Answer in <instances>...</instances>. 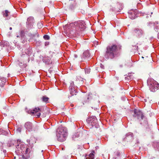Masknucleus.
<instances>
[{"mask_svg": "<svg viewBox=\"0 0 159 159\" xmlns=\"http://www.w3.org/2000/svg\"><path fill=\"white\" fill-rule=\"evenodd\" d=\"M57 137L58 141L63 142L66 139L67 136V129L64 127L60 126L57 130Z\"/></svg>", "mask_w": 159, "mask_h": 159, "instance_id": "f257e3e1", "label": "nucleus"}, {"mask_svg": "<svg viewBox=\"0 0 159 159\" xmlns=\"http://www.w3.org/2000/svg\"><path fill=\"white\" fill-rule=\"evenodd\" d=\"M117 49V46L116 45L107 47V48L106 52L105 54L106 57L111 59L113 58L116 54Z\"/></svg>", "mask_w": 159, "mask_h": 159, "instance_id": "f03ea898", "label": "nucleus"}, {"mask_svg": "<svg viewBox=\"0 0 159 159\" xmlns=\"http://www.w3.org/2000/svg\"><path fill=\"white\" fill-rule=\"evenodd\" d=\"M74 25L75 26V29L77 30L82 31L84 30L85 28L84 22L83 21H79L75 22L74 23H71L69 25L67 24L66 26L68 27L72 26Z\"/></svg>", "mask_w": 159, "mask_h": 159, "instance_id": "7ed1b4c3", "label": "nucleus"}, {"mask_svg": "<svg viewBox=\"0 0 159 159\" xmlns=\"http://www.w3.org/2000/svg\"><path fill=\"white\" fill-rule=\"evenodd\" d=\"M147 84L151 91L155 92L159 88L158 83L153 79H148L147 80Z\"/></svg>", "mask_w": 159, "mask_h": 159, "instance_id": "20e7f679", "label": "nucleus"}, {"mask_svg": "<svg viewBox=\"0 0 159 159\" xmlns=\"http://www.w3.org/2000/svg\"><path fill=\"white\" fill-rule=\"evenodd\" d=\"M129 16V18L131 19H135L137 17L139 16L140 13L138 12V11L137 9L131 10L129 11L128 12Z\"/></svg>", "mask_w": 159, "mask_h": 159, "instance_id": "39448f33", "label": "nucleus"}, {"mask_svg": "<svg viewBox=\"0 0 159 159\" xmlns=\"http://www.w3.org/2000/svg\"><path fill=\"white\" fill-rule=\"evenodd\" d=\"M88 124L92 126H95L97 124V120L95 116H91L87 120Z\"/></svg>", "mask_w": 159, "mask_h": 159, "instance_id": "423d86ee", "label": "nucleus"}, {"mask_svg": "<svg viewBox=\"0 0 159 159\" xmlns=\"http://www.w3.org/2000/svg\"><path fill=\"white\" fill-rule=\"evenodd\" d=\"M133 33L136 37H140L143 35V31L141 29L136 27L134 29Z\"/></svg>", "mask_w": 159, "mask_h": 159, "instance_id": "0eeeda50", "label": "nucleus"}, {"mask_svg": "<svg viewBox=\"0 0 159 159\" xmlns=\"http://www.w3.org/2000/svg\"><path fill=\"white\" fill-rule=\"evenodd\" d=\"M134 116L136 118L139 120H142L143 117V113L140 111L135 110L134 111Z\"/></svg>", "mask_w": 159, "mask_h": 159, "instance_id": "6e6552de", "label": "nucleus"}, {"mask_svg": "<svg viewBox=\"0 0 159 159\" xmlns=\"http://www.w3.org/2000/svg\"><path fill=\"white\" fill-rule=\"evenodd\" d=\"M41 111L39 108V107H35L33 110H30V113L34 114V115L39 117L40 116Z\"/></svg>", "mask_w": 159, "mask_h": 159, "instance_id": "1a4fd4ad", "label": "nucleus"}, {"mask_svg": "<svg viewBox=\"0 0 159 159\" xmlns=\"http://www.w3.org/2000/svg\"><path fill=\"white\" fill-rule=\"evenodd\" d=\"M17 143H19V144L16 146V148L17 151H19L20 150H21V152H23L25 151V145L24 144H21L20 147L19 148V144H20L21 141L19 139H18L17 140Z\"/></svg>", "mask_w": 159, "mask_h": 159, "instance_id": "9d476101", "label": "nucleus"}, {"mask_svg": "<svg viewBox=\"0 0 159 159\" xmlns=\"http://www.w3.org/2000/svg\"><path fill=\"white\" fill-rule=\"evenodd\" d=\"M25 126L27 129L29 131L31 130L32 126V124L31 122H26L25 124Z\"/></svg>", "mask_w": 159, "mask_h": 159, "instance_id": "9b49d317", "label": "nucleus"}, {"mask_svg": "<svg viewBox=\"0 0 159 159\" xmlns=\"http://www.w3.org/2000/svg\"><path fill=\"white\" fill-rule=\"evenodd\" d=\"M70 90V94L72 95H76V93H77V91L75 89V87L72 88V86H70L69 88Z\"/></svg>", "mask_w": 159, "mask_h": 159, "instance_id": "f8f14e48", "label": "nucleus"}, {"mask_svg": "<svg viewBox=\"0 0 159 159\" xmlns=\"http://www.w3.org/2000/svg\"><path fill=\"white\" fill-rule=\"evenodd\" d=\"M2 13L4 17L6 18L7 20L10 19L9 15L10 14V12L8 10H6L4 11H3Z\"/></svg>", "mask_w": 159, "mask_h": 159, "instance_id": "ddd939ff", "label": "nucleus"}, {"mask_svg": "<svg viewBox=\"0 0 159 159\" xmlns=\"http://www.w3.org/2000/svg\"><path fill=\"white\" fill-rule=\"evenodd\" d=\"M34 19L33 17L30 16L27 19V21L26 24L27 25H31L34 23Z\"/></svg>", "mask_w": 159, "mask_h": 159, "instance_id": "4468645a", "label": "nucleus"}, {"mask_svg": "<svg viewBox=\"0 0 159 159\" xmlns=\"http://www.w3.org/2000/svg\"><path fill=\"white\" fill-rule=\"evenodd\" d=\"M89 53L88 51L84 52L83 54L82 58L85 59L89 57Z\"/></svg>", "mask_w": 159, "mask_h": 159, "instance_id": "2eb2a0df", "label": "nucleus"}, {"mask_svg": "<svg viewBox=\"0 0 159 159\" xmlns=\"http://www.w3.org/2000/svg\"><path fill=\"white\" fill-rule=\"evenodd\" d=\"M133 133H129L126 134L125 138L127 139H130L131 140L133 139Z\"/></svg>", "mask_w": 159, "mask_h": 159, "instance_id": "dca6fc26", "label": "nucleus"}, {"mask_svg": "<svg viewBox=\"0 0 159 159\" xmlns=\"http://www.w3.org/2000/svg\"><path fill=\"white\" fill-rule=\"evenodd\" d=\"M94 152L93 151L89 155V157H87L86 158H87V159L89 158V159H94Z\"/></svg>", "mask_w": 159, "mask_h": 159, "instance_id": "f3484780", "label": "nucleus"}, {"mask_svg": "<svg viewBox=\"0 0 159 159\" xmlns=\"http://www.w3.org/2000/svg\"><path fill=\"white\" fill-rule=\"evenodd\" d=\"M49 98L45 96H43L42 98L43 102L48 103V102Z\"/></svg>", "mask_w": 159, "mask_h": 159, "instance_id": "a211bd4d", "label": "nucleus"}, {"mask_svg": "<svg viewBox=\"0 0 159 159\" xmlns=\"http://www.w3.org/2000/svg\"><path fill=\"white\" fill-rule=\"evenodd\" d=\"M7 134V132H5L2 129H0V134L6 135Z\"/></svg>", "mask_w": 159, "mask_h": 159, "instance_id": "6ab92c4d", "label": "nucleus"}, {"mask_svg": "<svg viewBox=\"0 0 159 159\" xmlns=\"http://www.w3.org/2000/svg\"><path fill=\"white\" fill-rule=\"evenodd\" d=\"M43 38L44 39L46 40H49L50 39L49 36L47 35H44L43 36Z\"/></svg>", "mask_w": 159, "mask_h": 159, "instance_id": "aec40b11", "label": "nucleus"}, {"mask_svg": "<svg viewBox=\"0 0 159 159\" xmlns=\"http://www.w3.org/2000/svg\"><path fill=\"white\" fill-rule=\"evenodd\" d=\"M90 69L88 68H86L85 69V72L86 73L89 74L90 72Z\"/></svg>", "mask_w": 159, "mask_h": 159, "instance_id": "412c9836", "label": "nucleus"}, {"mask_svg": "<svg viewBox=\"0 0 159 159\" xmlns=\"http://www.w3.org/2000/svg\"><path fill=\"white\" fill-rule=\"evenodd\" d=\"M0 80L2 81L4 83L6 82V79L3 77H1L0 78Z\"/></svg>", "mask_w": 159, "mask_h": 159, "instance_id": "4be33fe9", "label": "nucleus"}, {"mask_svg": "<svg viewBox=\"0 0 159 159\" xmlns=\"http://www.w3.org/2000/svg\"><path fill=\"white\" fill-rule=\"evenodd\" d=\"M19 159H27V158L23 155H21L20 156Z\"/></svg>", "mask_w": 159, "mask_h": 159, "instance_id": "5701e85b", "label": "nucleus"}, {"mask_svg": "<svg viewBox=\"0 0 159 159\" xmlns=\"http://www.w3.org/2000/svg\"><path fill=\"white\" fill-rule=\"evenodd\" d=\"M30 150V149L29 148H27L25 151V153L26 154L28 153V152H29Z\"/></svg>", "mask_w": 159, "mask_h": 159, "instance_id": "b1692460", "label": "nucleus"}, {"mask_svg": "<svg viewBox=\"0 0 159 159\" xmlns=\"http://www.w3.org/2000/svg\"><path fill=\"white\" fill-rule=\"evenodd\" d=\"M70 86H72V88L74 87H75V86L74 85V83L73 82L71 81L70 83Z\"/></svg>", "mask_w": 159, "mask_h": 159, "instance_id": "393cba45", "label": "nucleus"}, {"mask_svg": "<svg viewBox=\"0 0 159 159\" xmlns=\"http://www.w3.org/2000/svg\"><path fill=\"white\" fill-rule=\"evenodd\" d=\"M66 25H65V26L64 27V29H65L66 28H68V29H69L70 27H71V26L69 27V26H68V27L67 26V27H66ZM73 27H74V28H75V26L74 25H73Z\"/></svg>", "mask_w": 159, "mask_h": 159, "instance_id": "a878e982", "label": "nucleus"}, {"mask_svg": "<svg viewBox=\"0 0 159 159\" xmlns=\"http://www.w3.org/2000/svg\"><path fill=\"white\" fill-rule=\"evenodd\" d=\"M77 79L79 80H81L82 81V79H83L80 76H77Z\"/></svg>", "mask_w": 159, "mask_h": 159, "instance_id": "bb28decb", "label": "nucleus"}, {"mask_svg": "<svg viewBox=\"0 0 159 159\" xmlns=\"http://www.w3.org/2000/svg\"><path fill=\"white\" fill-rule=\"evenodd\" d=\"M49 44V42L48 41H46L45 43V46H47Z\"/></svg>", "mask_w": 159, "mask_h": 159, "instance_id": "cd10ccee", "label": "nucleus"}, {"mask_svg": "<svg viewBox=\"0 0 159 159\" xmlns=\"http://www.w3.org/2000/svg\"><path fill=\"white\" fill-rule=\"evenodd\" d=\"M156 144V147L157 148H159V142L157 143Z\"/></svg>", "mask_w": 159, "mask_h": 159, "instance_id": "c85d7f7f", "label": "nucleus"}, {"mask_svg": "<svg viewBox=\"0 0 159 159\" xmlns=\"http://www.w3.org/2000/svg\"><path fill=\"white\" fill-rule=\"evenodd\" d=\"M17 130L19 132H20L21 131V128L20 127H18L17 129Z\"/></svg>", "mask_w": 159, "mask_h": 159, "instance_id": "c756f323", "label": "nucleus"}, {"mask_svg": "<svg viewBox=\"0 0 159 159\" xmlns=\"http://www.w3.org/2000/svg\"><path fill=\"white\" fill-rule=\"evenodd\" d=\"M100 67L102 68H103V69L104 68V66L103 65H102V64H100Z\"/></svg>", "mask_w": 159, "mask_h": 159, "instance_id": "7c9ffc66", "label": "nucleus"}, {"mask_svg": "<svg viewBox=\"0 0 159 159\" xmlns=\"http://www.w3.org/2000/svg\"><path fill=\"white\" fill-rule=\"evenodd\" d=\"M130 76H127V77H125V79H131V78H130Z\"/></svg>", "mask_w": 159, "mask_h": 159, "instance_id": "2f4dec72", "label": "nucleus"}, {"mask_svg": "<svg viewBox=\"0 0 159 159\" xmlns=\"http://www.w3.org/2000/svg\"><path fill=\"white\" fill-rule=\"evenodd\" d=\"M159 28V26H157L155 27V29L156 30H158Z\"/></svg>", "mask_w": 159, "mask_h": 159, "instance_id": "473e14b6", "label": "nucleus"}, {"mask_svg": "<svg viewBox=\"0 0 159 159\" xmlns=\"http://www.w3.org/2000/svg\"><path fill=\"white\" fill-rule=\"evenodd\" d=\"M3 147L2 146H1V149L2 150L3 149Z\"/></svg>", "mask_w": 159, "mask_h": 159, "instance_id": "72a5a7b5", "label": "nucleus"}, {"mask_svg": "<svg viewBox=\"0 0 159 159\" xmlns=\"http://www.w3.org/2000/svg\"><path fill=\"white\" fill-rule=\"evenodd\" d=\"M112 159H117L116 157H114Z\"/></svg>", "mask_w": 159, "mask_h": 159, "instance_id": "f704fd0d", "label": "nucleus"}, {"mask_svg": "<svg viewBox=\"0 0 159 159\" xmlns=\"http://www.w3.org/2000/svg\"><path fill=\"white\" fill-rule=\"evenodd\" d=\"M9 29H10V30H12V28H11V27H10V28H9Z\"/></svg>", "mask_w": 159, "mask_h": 159, "instance_id": "c9c22d12", "label": "nucleus"}, {"mask_svg": "<svg viewBox=\"0 0 159 159\" xmlns=\"http://www.w3.org/2000/svg\"><path fill=\"white\" fill-rule=\"evenodd\" d=\"M45 60V58H43V61H44Z\"/></svg>", "mask_w": 159, "mask_h": 159, "instance_id": "e433bc0d", "label": "nucleus"}, {"mask_svg": "<svg viewBox=\"0 0 159 159\" xmlns=\"http://www.w3.org/2000/svg\"><path fill=\"white\" fill-rule=\"evenodd\" d=\"M75 57H77V56L76 55H75Z\"/></svg>", "mask_w": 159, "mask_h": 159, "instance_id": "4c0bfd02", "label": "nucleus"}, {"mask_svg": "<svg viewBox=\"0 0 159 159\" xmlns=\"http://www.w3.org/2000/svg\"><path fill=\"white\" fill-rule=\"evenodd\" d=\"M158 36L159 37V33L158 34Z\"/></svg>", "mask_w": 159, "mask_h": 159, "instance_id": "58836bf2", "label": "nucleus"}, {"mask_svg": "<svg viewBox=\"0 0 159 159\" xmlns=\"http://www.w3.org/2000/svg\"><path fill=\"white\" fill-rule=\"evenodd\" d=\"M27 142H29V141L28 140H27Z\"/></svg>", "mask_w": 159, "mask_h": 159, "instance_id": "ea45409f", "label": "nucleus"}, {"mask_svg": "<svg viewBox=\"0 0 159 159\" xmlns=\"http://www.w3.org/2000/svg\"><path fill=\"white\" fill-rule=\"evenodd\" d=\"M145 102H146V99H145Z\"/></svg>", "mask_w": 159, "mask_h": 159, "instance_id": "a19ab883", "label": "nucleus"}, {"mask_svg": "<svg viewBox=\"0 0 159 159\" xmlns=\"http://www.w3.org/2000/svg\"><path fill=\"white\" fill-rule=\"evenodd\" d=\"M39 24H40V23H39ZM38 25H39V23H38Z\"/></svg>", "mask_w": 159, "mask_h": 159, "instance_id": "79ce46f5", "label": "nucleus"}, {"mask_svg": "<svg viewBox=\"0 0 159 159\" xmlns=\"http://www.w3.org/2000/svg\"><path fill=\"white\" fill-rule=\"evenodd\" d=\"M15 158H16V157H14V159H15Z\"/></svg>", "mask_w": 159, "mask_h": 159, "instance_id": "37998d69", "label": "nucleus"}, {"mask_svg": "<svg viewBox=\"0 0 159 159\" xmlns=\"http://www.w3.org/2000/svg\"><path fill=\"white\" fill-rule=\"evenodd\" d=\"M96 159H99V158H96Z\"/></svg>", "mask_w": 159, "mask_h": 159, "instance_id": "c03bdc74", "label": "nucleus"}, {"mask_svg": "<svg viewBox=\"0 0 159 159\" xmlns=\"http://www.w3.org/2000/svg\"><path fill=\"white\" fill-rule=\"evenodd\" d=\"M43 150L42 151V152H43Z\"/></svg>", "mask_w": 159, "mask_h": 159, "instance_id": "a18cd8bd", "label": "nucleus"}, {"mask_svg": "<svg viewBox=\"0 0 159 159\" xmlns=\"http://www.w3.org/2000/svg\"><path fill=\"white\" fill-rule=\"evenodd\" d=\"M86 159H87V158H86Z\"/></svg>", "mask_w": 159, "mask_h": 159, "instance_id": "49530a36", "label": "nucleus"}, {"mask_svg": "<svg viewBox=\"0 0 159 159\" xmlns=\"http://www.w3.org/2000/svg\"><path fill=\"white\" fill-rule=\"evenodd\" d=\"M135 159H137V158H136Z\"/></svg>", "mask_w": 159, "mask_h": 159, "instance_id": "de8ad7c7", "label": "nucleus"}]
</instances>
